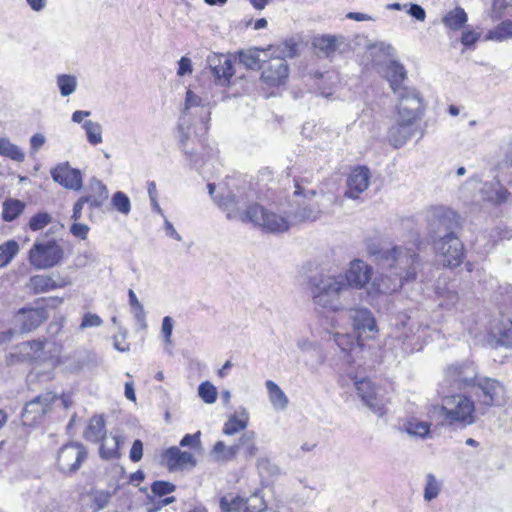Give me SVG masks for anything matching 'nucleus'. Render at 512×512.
Here are the masks:
<instances>
[{
  "mask_svg": "<svg viewBox=\"0 0 512 512\" xmlns=\"http://www.w3.org/2000/svg\"><path fill=\"white\" fill-rule=\"evenodd\" d=\"M198 394L207 404H212L217 400V389L209 381H205L199 385Z\"/></svg>",
  "mask_w": 512,
  "mask_h": 512,
  "instance_id": "nucleus-51",
  "label": "nucleus"
},
{
  "mask_svg": "<svg viewBox=\"0 0 512 512\" xmlns=\"http://www.w3.org/2000/svg\"><path fill=\"white\" fill-rule=\"evenodd\" d=\"M85 204H87V203L85 202V200L82 197H80L77 200V202L74 204V206H73V213H72V216H71V219L73 221L76 222V221L81 219V217H82V210H83V207H84Z\"/></svg>",
  "mask_w": 512,
  "mask_h": 512,
  "instance_id": "nucleus-64",
  "label": "nucleus"
},
{
  "mask_svg": "<svg viewBox=\"0 0 512 512\" xmlns=\"http://www.w3.org/2000/svg\"><path fill=\"white\" fill-rule=\"evenodd\" d=\"M57 87L62 97L73 94L78 86L77 77L69 74H59L56 78Z\"/></svg>",
  "mask_w": 512,
  "mask_h": 512,
  "instance_id": "nucleus-41",
  "label": "nucleus"
},
{
  "mask_svg": "<svg viewBox=\"0 0 512 512\" xmlns=\"http://www.w3.org/2000/svg\"><path fill=\"white\" fill-rule=\"evenodd\" d=\"M178 66L177 75L180 77L191 74L193 71L191 59L186 56L180 58Z\"/></svg>",
  "mask_w": 512,
  "mask_h": 512,
  "instance_id": "nucleus-59",
  "label": "nucleus"
},
{
  "mask_svg": "<svg viewBox=\"0 0 512 512\" xmlns=\"http://www.w3.org/2000/svg\"><path fill=\"white\" fill-rule=\"evenodd\" d=\"M19 245L15 240H8L0 245V268L8 265L17 255Z\"/></svg>",
  "mask_w": 512,
  "mask_h": 512,
  "instance_id": "nucleus-44",
  "label": "nucleus"
},
{
  "mask_svg": "<svg viewBox=\"0 0 512 512\" xmlns=\"http://www.w3.org/2000/svg\"><path fill=\"white\" fill-rule=\"evenodd\" d=\"M50 228L45 236L37 237L28 251L27 260L36 270H47L61 264L64 258V248L60 242L49 237L53 233Z\"/></svg>",
  "mask_w": 512,
  "mask_h": 512,
  "instance_id": "nucleus-4",
  "label": "nucleus"
},
{
  "mask_svg": "<svg viewBox=\"0 0 512 512\" xmlns=\"http://www.w3.org/2000/svg\"><path fill=\"white\" fill-rule=\"evenodd\" d=\"M120 438L117 436L104 437L100 446V456L103 459H114L120 457Z\"/></svg>",
  "mask_w": 512,
  "mask_h": 512,
  "instance_id": "nucleus-38",
  "label": "nucleus"
},
{
  "mask_svg": "<svg viewBox=\"0 0 512 512\" xmlns=\"http://www.w3.org/2000/svg\"><path fill=\"white\" fill-rule=\"evenodd\" d=\"M491 188H492L491 194L487 195V199L489 201H492L495 203H502L507 200L509 193L499 183H496L495 185H491Z\"/></svg>",
  "mask_w": 512,
  "mask_h": 512,
  "instance_id": "nucleus-53",
  "label": "nucleus"
},
{
  "mask_svg": "<svg viewBox=\"0 0 512 512\" xmlns=\"http://www.w3.org/2000/svg\"><path fill=\"white\" fill-rule=\"evenodd\" d=\"M249 424V413L246 408L241 407L235 414L231 415L224 423L223 433L225 435H234L245 430Z\"/></svg>",
  "mask_w": 512,
  "mask_h": 512,
  "instance_id": "nucleus-29",
  "label": "nucleus"
},
{
  "mask_svg": "<svg viewBox=\"0 0 512 512\" xmlns=\"http://www.w3.org/2000/svg\"><path fill=\"white\" fill-rule=\"evenodd\" d=\"M434 249L444 267L455 268L462 263L464 245L456 234L434 240Z\"/></svg>",
  "mask_w": 512,
  "mask_h": 512,
  "instance_id": "nucleus-10",
  "label": "nucleus"
},
{
  "mask_svg": "<svg viewBox=\"0 0 512 512\" xmlns=\"http://www.w3.org/2000/svg\"><path fill=\"white\" fill-rule=\"evenodd\" d=\"M88 204L90 209L100 208L109 197L106 185L97 178H92L89 182L87 193L81 196Z\"/></svg>",
  "mask_w": 512,
  "mask_h": 512,
  "instance_id": "nucleus-28",
  "label": "nucleus"
},
{
  "mask_svg": "<svg viewBox=\"0 0 512 512\" xmlns=\"http://www.w3.org/2000/svg\"><path fill=\"white\" fill-rule=\"evenodd\" d=\"M206 67L219 85H226L234 75L233 61L229 55L211 52L206 58Z\"/></svg>",
  "mask_w": 512,
  "mask_h": 512,
  "instance_id": "nucleus-15",
  "label": "nucleus"
},
{
  "mask_svg": "<svg viewBox=\"0 0 512 512\" xmlns=\"http://www.w3.org/2000/svg\"><path fill=\"white\" fill-rule=\"evenodd\" d=\"M198 107H201V109L205 112V117H202V121L205 122L206 120H209L210 111L208 109H205L201 97L195 94L192 90L188 89L186 92L185 106L179 120L178 133L181 149L183 150L184 154L190 160V162L193 164V167L195 168H197V159L195 158L196 153L193 149H189L188 147L189 119H187V117L190 115L191 109Z\"/></svg>",
  "mask_w": 512,
  "mask_h": 512,
  "instance_id": "nucleus-8",
  "label": "nucleus"
},
{
  "mask_svg": "<svg viewBox=\"0 0 512 512\" xmlns=\"http://www.w3.org/2000/svg\"><path fill=\"white\" fill-rule=\"evenodd\" d=\"M313 44L316 48L329 56L338 49L339 38L332 35H323L321 37L315 38Z\"/></svg>",
  "mask_w": 512,
  "mask_h": 512,
  "instance_id": "nucleus-45",
  "label": "nucleus"
},
{
  "mask_svg": "<svg viewBox=\"0 0 512 512\" xmlns=\"http://www.w3.org/2000/svg\"><path fill=\"white\" fill-rule=\"evenodd\" d=\"M265 386L268 393L269 401L272 407L277 411H284L288 407V397L283 390L272 380H267Z\"/></svg>",
  "mask_w": 512,
  "mask_h": 512,
  "instance_id": "nucleus-30",
  "label": "nucleus"
},
{
  "mask_svg": "<svg viewBox=\"0 0 512 512\" xmlns=\"http://www.w3.org/2000/svg\"><path fill=\"white\" fill-rule=\"evenodd\" d=\"M468 21V16L462 7H455L442 18V23L451 30H460Z\"/></svg>",
  "mask_w": 512,
  "mask_h": 512,
  "instance_id": "nucleus-34",
  "label": "nucleus"
},
{
  "mask_svg": "<svg viewBox=\"0 0 512 512\" xmlns=\"http://www.w3.org/2000/svg\"><path fill=\"white\" fill-rule=\"evenodd\" d=\"M212 453L218 461H230L238 454V446L236 444L226 446L224 442L218 441L215 443Z\"/></svg>",
  "mask_w": 512,
  "mask_h": 512,
  "instance_id": "nucleus-43",
  "label": "nucleus"
},
{
  "mask_svg": "<svg viewBox=\"0 0 512 512\" xmlns=\"http://www.w3.org/2000/svg\"><path fill=\"white\" fill-rule=\"evenodd\" d=\"M480 38V33L474 30H465L461 36V43L466 47L473 46Z\"/></svg>",
  "mask_w": 512,
  "mask_h": 512,
  "instance_id": "nucleus-57",
  "label": "nucleus"
},
{
  "mask_svg": "<svg viewBox=\"0 0 512 512\" xmlns=\"http://www.w3.org/2000/svg\"><path fill=\"white\" fill-rule=\"evenodd\" d=\"M69 284V278L62 277L59 274H38L30 277L27 287L34 294H41L64 288Z\"/></svg>",
  "mask_w": 512,
  "mask_h": 512,
  "instance_id": "nucleus-17",
  "label": "nucleus"
},
{
  "mask_svg": "<svg viewBox=\"0 0 512 512\" xmlns=\"http://www.w3.org/2000/svg\"><path fill=\"white\" fill-rule=\"evenodd\" d=\"M164 458L170 471L183 470L187 467L193 468L197 464L196 458L191 452L181 451L176 446L168 448L164 453Z\"/></svg>",
  "mask_w": 512,
  "mask_h": 512,
  "instance_id": "nucleus-25",
  "label": "nucleus"
},
{
  "mask_svg": "<svg viewBox=\"0 0 512 512\" xmlns=\"http://www.w3.org/2000/svg\"><path fill=\"white\" fill-rule=\"evenodd\" d=\"M245 217L248 218L247 222L269 233L285 232L291 227L289 215H283L259 204L248 206L245 210Z\"/></svg>",
  "mask_w": 512,
  "mask_h": 512,
  "instance_id": "nucleus-6",
  "label": "nucleus"
},
{
  "mask_svg": "<svg viewBox=\"0 0 512 512\" xmlns=\"http://www.w3.org/2000/svg\"><path fill=\"white\" fill-rule=\"evenodd\" d=\"M126 333H120L118 335L113 336V347L119 352H127L129 351V344L126 342Z\"/></svg>",
  "mask_w": 512,
  "mask_h": 512,
  "instance_id": "nucleus-61",
  "label": "nucleus"
},
{
  "mask_svg": "<svg viewBox=\"0 0 512 512\" xmlns=\"http://www.w3.org/2000/svg\"><path fill=\"white\" fill-rule=\"evenodd\" d=\"M142 456H143V443L141 440L136 439L133 442L131 450H130V454H129L130 460L132 462H138L142 459Z\"/></svg>",
  "mask_w": 512,
  "mask_h": 512,
  "instance_id": "nucleus-60",
  "label": "nucleus"
},
{
  "mask_svg": "<svg viewBox=\"0 0 512 512\" xmlns=\"http://www.w3.org/2000/svg\"><path fill=\"white\" fill-rule=\"evenodd\" d=\"M172 331H173V319L170 316H165L162 320L161 333L163 335L165 344L167 346L172 345Z\"/></svg>",
  "mask_w": 512,
  "mask_h": 512,
  "instance_id": "nucleus-55",
  "label": "nucleus"
},
{
  "mask_svg": "<svg viewBox=\"0 0 512 512\" xmlns=\"http://www.w3.org/2000/svg\"><path fill=\"white\" fill-rule=\"evenodd\" d=\"M47 317V311L43 307L21 308L15 320L20 325L21 332H30L40 326Z\"/></svg>",
  "mask_w": 512,
  "mask_h": 512,
  "instance_id": "nucleus-21",
  "label": "nucleus"
},
{
  "mask_svg": "<svg viewBox=\"0 0 512 512\" xmlns=\"http://www.w3.org/2000/svg\"><path fill=\"white\" fill-rule=\"evenodd\" d=\"M430 426L431 424L427 421L413 418L404 424V430L411 436L424 438L429 434Z\"/></svg>",
  "mask_w": 512,
  "mask_h": 512,
  "instance_id": "nucleus-42",
  "label": "nucleus"
},
{
  "mask_svg": "<svg viewBox=\"0 0 512 512\" xmlns=\"http://www.w3.org/2000/svg\"><path fill=\"white\" fill-rule=\"evenodd\" d=\"M368 253L382 270L381 276L373 283L378 292L390 294L400 289L405 282L417 278L422 262L412 248L402 245L392 247L368 246Z\"/></svg>",
  "mask_w": 512,
  "mask_h": 512,
  "instance_id": "nucleus-1",
  "label": "nucleus"
},
{
  "mask_svg": "<svg viewBox=\"0 0 512 512\" xmlns=\"http://www.w3.org/2000/svg\"><path fill=\"white\" fill-rule=\"evenodd\" d=\"M330 340H333L340 349L343 359L350 364L352 353L361 347L360 336H354L349 333L333 332L331 333Z\"/></svg>",
  "mask_w": 512,
  "mask_h": 512,
  "instance_id": "nucleus-27",
  "label": "nucleus"
},
{
  "mask_svg": "<svg viewBox=\"0 0 512 512\" xmlns=\"http://www.w3.org/2000/svg\"><path fill=\"white\" fill-rule=\"evenodd\" d=\"M478 378V369L474 362H456L446 367L443 379L439 383L438 394L473 388Z\"/></svg>",
  "mask_w": 512,
  "mask_h": 512,
  "instance_id": "nucleus-5",
  "label": "nucleus"
},
{
  "mask_svg": "<svg viewBox=\"0 0 512 512\" xmlns=\"http://www.w3.org/2000/svg\"><path fill=\"white\" fill-rule=\"evenodd\" d=\"M176 486L173 483L167 481H154L151 485V491L154 495L163 497L174 492Z\"/></svg>",
  "mask_w": 512,
  "mask_h": 512,
  "instance_id": "nucleus-52",
  "label": "nucleus"
},
{
  "mask_svg": "<svg viewBox=\"0 0 512 512\" xmlns=\"http://www.w3.org/2000/svg\"><path fill=\"white\" fill-rule=\"evenodd\" d=\"M214 202L226 212V217L229 220L247 222L248 218L245 217V212L241 211L242 201L236 194L228 192L226 195H216L214 196Z\"/></svg>",
  "mask_w": 512,
  "mask_h": 512,
  "instance_id": "nucleus-24",
  "label": "nucleus"
},
{
  "mask_svg": "<svg viewBox=\"0 0 512 512\" xmlns=\"http://www.w3.org/2000/svg\"><path fill=\"white\" fill-rule=\"evenodd\" d=\"M128 296H129V304L134 313V317H135L136 321L139 323V325L141 326L142 329H146V327H147L146 314H145L143 305L139 302L135 292L132 289H129Z\"/></svg>",
  "mask_w": 512,
  "mask_h": 512,
  "instance_id": "nucleus-46",
  "label": "nucleus"
},
{
  "mask_svg": "<svg viewBox=\"0 0 512 512\" xmlns=\"http://www.w3.org/2000/svg\"><path fill=\"white\" fill-rule=\"evenodd\" d=\"M103 323V320L94 313H86L83 318L82 322L80 324V329H86V328H92V327H99Z\"/></svg>",
  "mask_w": 512,
  "mask_h": 512,
  "instance_id": "nucleus-56",
  "label": "nucleus"
},
{
  "mask_svg": "<svg viewBox=\"0 0 512 512\" xmlns=\"http://www.w3.org/2000/svg\"><path fill=\"white\" fill-rule=\"evenodd\" d=\"M289 68L286 60L281 57L272 58L266 67L263 68L261 79L267 85L278 86L287 79Z\"/></svg>",
  "mask_w": 512,
  "mask_h": 512,
  "instance_id": "nucleus-20",
  "label": "nucleus"
},
{
  "mask_svg": "<svg viewBox=\"0 0 512 512\" xmlns=\"http://www.w3.org/2000/svg\"><path fill=\"white\" fill-rule=\"evenodd\" d=\"M440 490H441L440 483L437 481L436 477L433 474L429 473L426 476V485L424 488V499L426 501H431V500L435 499L439 495Z\"/></svg>",
  "mask_w": 512,
  "mask_h": 512,
  "instance_id": "nucleus-50",
  "label": "nucleus"
},
{
  "mask_svg": "<svg viewBox=\"0 0 512 512\" xmlns=\"http://www.w3.org/2000/svg\"><path fill=\"white\" fill-rule=\"evenodd\" d=\"M475 387L478 389L476 395L481 404L485 406H501L505 404L506 391L504 385L489 377H479Z\"/></svg>",
  "mask_w": 512,
  "mask_h": 512,
  "instance_id": "nucleus-13",
  "label": "nucleus"
},
{
  "mask_svg": "<svg viewBox=\"0 0 512 512\" xmlns=\"http://www.w3.org/2000/svg\"><path fill=\"white\" fill-rule=\"evenodd\" d=\"M421 98L413 94L408 102L398 103V120L388 132V140L395 148L402 147L418 130L417 117Z\"/></svg>",
  "mask_w": 512,
  "mask_h": 512,
  "instance_id": "nucleus-3",
  "label": "nucleus"
},
{
  "mask_svg": "<svg viewBox=\"0 0 512 512\" xmlns=\"http://www.w3.org/2000/svg\"><path fill=\"white\" fill-rule=\"evenodd\" d=\"M258 49H249L247 51H241L239 53V61L248 69H259L261 68V59L259 58Z\"/></svg>",
  "mask_w": 512,
  "mask_h": 512,
  "instance_id": "nucleus-47",
  "label": "nucleus"
},
{
  "mask_svg": "<svg viewBox=\"0 0 512 512\" xmlns=\"http://www.w3.org/2000/svg\"><path fill=\"white\" fill-rule=\"evenodd\" d=\"M70 232L73 236L85 240L89 232V227L86 224L74 221V223L70 227Z\"/></svg>",
  "mask_w": 512,
  "mask_h": 512,
  "instance_id": "nucleus-58",
  "label": "nucleus"
},
{
  "mask_svg": "<svg viewBox=\"0 0 512 512\" xmlns=\"http://www.w3.org/2000/svg\"><path fill=\"white\" fill-rule=\"evenodd\" d=\"M458 220L455 212L449 209L437 208L429 217L428 229L434 240L446 237V235L456 234Z\"/></svg>",
  "mask_w": 512,
  "mask_h": 512,
  "instance_id": "nucleus-14",
  "label": "nucleus"
},
{
  "mask_svg": "<svg viewBox=\"0 0 512 512\" xmlns=\"http://www.w3.org/2000/svg\"><path fill=\"white\" fill-rule=\"evenodd\" d=\"M354 385L357 394L363 403L374 413L382 416L384 414V403L378 398L375 387L369 379L355 380Z\"/></svg>",
  "mask_w": 512,
  "mask_h": 512,
  "instance_id": "nucleus-19",
  "label": "nucleus"
},
{
  "mask_svg": "<svg viewBox=\"0 0 512 512\" xmlns=\"http://www.w3.org/2000/svg\"><path fill=\"white\" fill-rule=\"evenodd\" d=\"M0 155L16 162H23L25 159L23 151L8 138L4 137L0 138Z\"/></svg>",
  "mask_w": 512,
  "mask_h": 512,
  "instance_id": "nucleus-40",
  "label": "nucleus"
},
{
  "mask_svg": "<svg viewBox=\"0 0 512 512\" xmlns=\"http://www.w3.org/2000/svg\"><path fill=\"white\" fill-rule=\"evenodd\" d=\"M57 400L56 394L46 392L27 402L21 414L23 425L33 427L40 424Z\"/></svg>",
  "mask_w": 512,
  "mask_h": 512,
  "instance_id": "nucleus-12",
  "label": "nucleus"
},
{
  "mask_svg": "<svg viewBox=\"0 0 512 512\" xmlns=\"http://www.w3.org/2000/svg\"><path fill=\"white\" fill-rule=\"evenodd\" d=\"M407 13L418 21H424L426 18L425 10L418 4H409Z\"/></svg>",
  "mask_w": 512,
  "mask_h": 512,
  "instance_id": "nucleus-62",
  "label": "nucleus"
},
{
  "mask_svg": "<svg viewBox=\"0 0 512 512\" xmlns=\"http://www.w3.org/2000/svg\"><path fill=\"white\" fill-rule=\"evenodd\" d=\"M52 179L66 189L78 191L83 186L80 170L71 168L68 163L57 165L51 170Z\"/></svg>",
  "mask_w": 512,
  "mask_h": 512,
  "instance_id": "nucleus-18",
  "label": "nucleus"
},
{
  "mask_svg": "<svg viewBox=\"0 0 512 512\" xmlns=\"http://www.w3.org/2000/svg\"><path fill=\"white\" fill-rule=\"evenodd\" d=\"M88 451L79 442H70L61 446L56 455L57 469L64 475H71L77 472L84 461Z\"/></svg>",
  "mask_w": 512,
  "mask_h": 512,
  "instance_id": "nucleus-9",
  "label": "nucleus"
},
{
  "mask_svg": "<svg viewBox=\"0 0 512 512\" xmlns=\"http://www.w3.org/2000/svg\"><path fill=\"white\" fill-rule=\"evenodd\" d=\"M344 280L338 275L320 278L311 289L314 305L331 311L344 309L350 298Z\"/></svg>",
  "mask_w": 512,
  "mask_h": 512,
  "instance_id": "nucleus-2",
  "label": "nucleus"
},
{
  "mask_svg": "<svg viewBox=\"0 0 512 512\" xmlns=\"http://www.w3.org/2000/svg\"><path fill=\"white\" fill-rule=\"evenodd\" d=\"M250 499L251 495L248 498H243L229 493L220 498V509L222 512H246L247 503Z\"/></svg>",
  "mask_w": 512,
  "mask_h": 512,
  "instance_id": "nucleus-31",
  "label": "nucleus"
},
{
  "mask_svg": "<svg viewBox=\"0 0 512 512\" xmlns=\"http://www.w3.org/2000/svg\"><path fill=\"white\" fill-rule=\"evenodd\" d=\"M52 220L53 218L48 212H38L29 219L28 227L31 231L37 232L44 229Z\"/></svg>",
  "mask_w": 512,
  "mask_h": 512,
  "instance_id": "nucleus-49",
  "label": "nucleus"
},
{
  "mask_svg": "<svg viewBox=\"0 0 512 512\" xmlns=\"http://www.w3.org/2000/svg\"><path fill=\"white\" fill-rule=\"evenodd\" d=\"M45 136L41 133H36L30 138L31 153L35 154L45 144Z\"/></svg>",
  "mask_w": 512,
  "mask_h": 512,
  "instance_id": "nucleus-63",
  "label": "nucleus"
},
{
  "mask_svg": "<svg viewBox=\"0 0 512 512\" xmlns=\"http://www.w3.org/2000/svg\"><path fill=\"white\" fill-rule=\"evenodd\" d=\"M512 38V20H504L493 29L489 30L485 36L486 40L502 42Z\"/></svg>",
  "mask_w": 512,
  "mask_h": 512,
  "instance_id": "nucleus-37",
  "label": "nucleus"
},
{
  "mask_svg": "<svg viewBox=\"0 0 512 512\" xmlns=\"http://www.w3.org/2000/svg\"><path fill=\"white\" fill-rule=\"evenodd\" d=\"M348 318L351 320L354 332L358 336L366 332H376V321L369 309L362 307L351 308L348 310Z\"/></svg>",
  "mask_w": 512,
  "mask_h": 512,
  "instance_id": "nucleus-22",
  "label": "nucleus"
},
{
  "mask_svg": "<svg viewBox=\"0 0 512 512\" xmlns=\"http://www.w3.org/2000/svg\"><path fill=\"white\" fill-rule=\"evenodd\" d=\"M106 434L105 422L102 416L95 415L91 418L89 425L84 432V438L90 442L101 441Z\"/></svg>",
  "mask_w": 512,
  "mask_h": 512,
  "instance_id": "nucleus-33",
  "label": "nucleus"
},
{
  "mask_svg": "<svg viewBox=\"0 0 512 512\" xmlns=\"http://www.w3.org/2000/svg\"><path fill=\"white\" fill-rule=\"evenodd\" d=\"M489 336L498 346L512 347V320L504 317L495 320L491 324Z\"/></svg>",
  "mask_w": 512,
  "mask_h": 512,
  "instance_id": "nucleus-26",
  "label": "nucleus"
},
{
  "mask_svg": "<svg viewBox=\"0 0 512 512\" xmlns=\"http://www.w3.org/2000/svg\"><path fill=\"white\" fill-rule=\"evenodd\" d=\"M111 204L116 211L123 215H128L131 211V201L122 191H117L112 195Z\"/></svg>",
  "mask_w": 512,
  "mask_h": 512,
  "instance_id": "nucleus-48",
  "label": "nucleus"
},
{
  "mask_svg": "<svg viewBox=\"0 0 512 512\" xmlns=\"http://www.w3.org/2000/svg\"><path fill=\"white\" fill-rule=\"evenodd\" d=\"M384 77L387 79V81L390 84V87L393 91V93L396 95L398 99V103H405L409 101V98H411L412 94L415 97H420L419 93L413 89L408 88L403 85V81L407 77V71L404 68V66L399 63L398 61L391 60L383 69Z\"/></svg>",
  "mask_w": 512,
  "mask_h": 512,
  "instance_id": "nucleus-11",
  "label": "nucleus"
},
{
  "mask_svg": "<svg viewBox=\"0 0 512 512\" xmlns=\"http://www.w3.org/2000/svg\"><path fill=\"white\" fill-rule=\"evenodd\" d=\"M348 288L350 297L353 294V288H363L372 277V268L362 260L356 259L350 263L349 269L345 274H339Z\"/></svg>",
  "mask_w": 512,
  "mask_h": 512,
  "instance_id": "nucleus-16",
  "label": "nucleus"
},
{
  "mask_svg": "<svg viewBox=\"0 0 512 512\" xmlns=\"http://www.w3.org/2000/svg\"><path fill=\"white\" fill-rule=\"evenodd\" d=\"M82 128L85 131L86 139L89 144L96 146L103 142V128L100 123L86 120L83 122Z\"/></svg>",
  "mask_w": 512,
  "mask_h": 512,
  "instance_id": "nucleus-39",
  "label": "nucleus"
},
{
  "mask_svg": "<svg viewBox=\"0 0 512 512\" xmlns=\"http://www.w3.org/2000/svg\"><path fill=\"white\" fill-rule=\"evenodd\" d=\"M257 434L252 431H245L240 436L238 443V452L242 451L246 458H253L257 455L259 448L256 443Z\"/></svg>",
  "mask_w": 512,
  "mask_h": 512,
  "instance_id": "nucleus-32",
  "label": "nucleus"
},
{
  "mask_svg": "<svg viewBox=\"0 0 512 512\" xmlns=\"http://www.w3.org/2000/svg\"><path fill=\"white\" fill-rule=\"evenodd\" d=\"M200 436H201L200 431H197L194 434H186L181 439L180 446L190 447L192 449H200L201 448Z\"/></svg>",
  "mask_w": 512,
  "mask_h": 512,
  "instance_id": "nucleus-54",
  "label": "nucleus"
},
{
  "mask_svg": "<svg viewBox=\"0 0 512 512\" xmlns=\"http://www.w3.org/2000/svg\"><path fill=\"white\" fill-rule=\"evenodd\" d=\"M442 397L441 410L445 420L450 423H462L469 425L474 423V402L463 394L446 392L439 394Z\"/></svg>",
  "mask_w": 512,
  "mask_h": 512,
  "instance_id": "nucleus-7",
  "label": "nucleus"
},
{
  "mask_svg": "<svg viewBox=\"0 0 512 512\" xmlns=\"http://www.w3.org/2000/svg\"><path fill=\"white\" fill-rule=\"evenodd\" d=\"M370 171L365 166L356 167L347 178V190L345 196L357 199L369 186Z\"/></svg>",
  "mask_w": 512,
  "mask_h": 512,
  "instance_id": "nucleus-23",
  "label": "nucleus"
},
{
  "mask_svg": "<svg viewBox=\"0 0 512 512\" xmlns=\"http://www.w3.org/2000/svg\"><path fill=\"white\" fill-rule=\"evenodd\" d=\"M319 209L311 204H299V207L289 214L291 226L303 221H314L319 216Z\"/></svg>",
  "mask_w": 512,
  "mask_h": 512,
  "instance_id": "nucleus-35",
  "label": "nucleus"
},
{
  "mask_svg": "<svg viewBox=\"0 0 512 512\" xmlns=\"http://www.w3.org/2000/svg\"><path fill=\"white\" fill-rule=\"evenodd\" d=\"M26 204L18 199L9 198L3 202L2 205V218L6 222L14 221L18 216H20Z\"/></svg>",
  "mask_w": 512,
  "mask_h": 512,
  "instance_id": "nucleus-36",
  "label": "nucleus"
}]
</instances>
